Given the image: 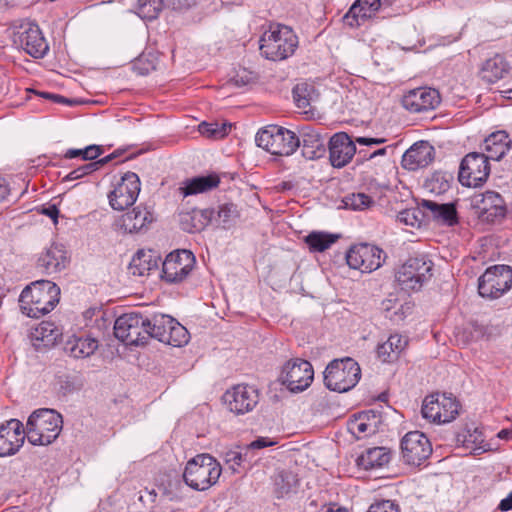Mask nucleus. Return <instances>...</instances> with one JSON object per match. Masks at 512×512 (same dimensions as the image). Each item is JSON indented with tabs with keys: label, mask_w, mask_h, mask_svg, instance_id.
<instances>
[{
	"label": "nucleus",
	"mask_w": 512,
	"mask_h": 512,
	"mask_svg": "<svg viewBox=\"0 0 512 512\" xmlns=\"http://www.w3.org/2000/svg\"><path fill=\"white\" fill-rule=\"evenodd\" d=\"M188 341L189 333L187 329L183 325H181L177 320L174 319L165 344L174 347H181L187 344Z\"/></svg>",
	"instance_id": "a18cd8bd"
},
{
	"label": "nucleus",
	"mask_w": 512,
	"mask_h": 512,
	"mask_svg": "<svg viewBox=\"0 0 512 512\" xmlns=\"http://www.w3.org/2000/svg\"><path fill=\"white\" fill-rule=\"evenodd\" d=\"M380 423V416L374 411H365L358 414L354 420L349 423V430L357 438L374 434Z\"/></svg>",
	"instance_id": "7c9ffc66"
},
{
	"label": "nucleus",
	"mask_w": 512,
	"mask_h": 512,
	"mask_svg": "<svg viewBox=\"0 0 512 512\" xmlns=\"http://www.w3.org/2000/svg\"><path fill=\"white\" fill-rule=\"evenodd\" d=\"M255 141L257 146L279 156H289L300 146V138L293 131L279 126L260 130Z\"/></svg>",
	"instance_id": "423d86ee"
},
{
	"label": "nucleus",
	"mask_w": 512,
	"mask_h": 512,
	"mask_svg": "<svg viewBox=\"0 0 512 512\" xmlns=\"http://www.w3.org/2000/svg\"><path fill=\"white\" fill-rule=\"evenodd\" d=\"M382 5H390L388 0H356L344 15V22L354 28L374 17Z\"/></svg>",
	"instance_id": "aec40b11"
},
{
	"label": "nucleus",
	"mask_w": 512,
	"mask_h": 512,
	"mask_svg": "<svg viewBox=\"0 0 512 512\" xmlns=\"http://www.w3.org/2000/svg\"><path fill=\"white\" fill-rule=\"evenodd\" d=\"M433 450H401V459L410 466H420L432 454Z\"/></svg>",
	"instance_id": "09e8293b"
},
{
	"label": "nucleus",
	"mask_w": 512,
	"mask_h": 512,
	"mask_svg": "<svg viewBox=\"0 0 512 512\" xmlns=\"http://www.w3.org/2000/svg\"><path fill=\"white\" fill-rule=\"evenodd\" d=\"M220 183V178L217 174L212 173L209 175H202L187 179L182 183L179 188L181 194L186 197L199 193L208 192L216 188Z\"/></svg>",
	"instance_id": "c85d7f7f"
},
{
	"label": "nucleus",
	"mask_w": 512,
	"mask_h": 512,
	"mask_svg": "<svg viewBox=\"0 0 512 512\" xmlns=\"http://www.w3.org/2000/svg\"><path fill=\"white\" fill-rule=\"evenodd\" d=\"M197 3V0H170V4L174 10H186Z\"/></svg>",
	"instance_id": "bf43d9fd"
},
{
	"label": "nucleus",
	"mask_w": 512,
	"mask_h": 512,
	"mask_svg": "<svg viewBox=\"0 0 512 512\" xmlns=\"http://www.w3.org/2000/svg\"><path fill=\"white\" fill-rule=\"evenodd\" d=\"M422 416L434 423L445 424L453 421L459 413V404L450 394H432L422 404Z\"/></svg>",
	"instance_id": "9d476101"
},
{
	"label": "nucleus",
	"mask_w": 512,
	"mask_h": 512,
	"mask_svg": "<svg viewBox=\"0 0 512 512\" xmlns=\"http://www.w3.org/2000/svg\"><path fill=\"white\" fill-rule=\"evenodd\" d=\"M385 253L377 246L361 243L352 246L346 253V261L350 268L370 273L381 267Z\"/></svg>",
	"instance_id": "4468645a"
},
{
	"label": "nucleus",
	"mask_w": 512,
	"mask_h": 512,
	"mask_svg": "<svg viewBox=\"0 0 512 512\" xmlns=\"http://www.w3.org/2000/svg\"><path fill=\"white\" fill-rule=\"evenodd\" d=\"M367 512H400L399 507L390 500L372 504Z\"/></svg>",
	"instance_id": "603ef678"
},
{
	"label": "nucleus",
	"mask_w": 512,
	"mask_h": 512,
	"mask_svg": "<svg viewBox=\"0 0 512 512\" xmlns=\"http://www.w3.org/2000/svg\"><path fill=\"white\" fill-rule=\"evenodd\" d=\"M421 206L425 210L426 216L431 217L440 224L453 226L458 222L456 208L451 203L440 204L424 199L421 202Z\"/></svg>",
	"instance_id": "a878e982"
},
{
	"label": "nucleus",
	"mask_w": 512,
	"mask_h": 512,
	"mask_svg": "<svg viewBox=\"0 0 512 512\" xmlns=\"http://www.w3.org/2000/svg\"><path fill=\"white\" fill-rule=\"evenodd\" d=\"M432 266L424 257H411L398 270L396 280L403 290L418 291L430 280Z\"/></svg>",
	"instance_id": "1a4fd4ad"
},
{
	"label": "nucleus",
	"mask_w": 512,
	"mask_h": 512,
	"mask_svg": "<svg viewBox=\"0 0 512 512\" xmlns=\"http://www.w3.org/2000/svg\"><path fill=\"white\" fill-rule=\"evenodd\" d=\"M164 7V0H138L137 14L145 20H154Z\"/></svg>",
	"instance_id": "c03bdc74"
},
{
	"label": "nucleus",
	"mask_w": 512,
	"mask_h": 512,
	"mask_svg": "<svg viewBox=\"0 0 512 512\" xmlns=\"http://www.w3.org/2000/svg\"><path fill=\"white\" fill-rule=\"evenodd\" d=\"M249 82H250V77L247 74H245V75L237 74L234 78H232L230 80L229 83L235 87L240 88V87L246 86L247 84H249Z\"/></svg>",
	"instance_id": "680f3d73"
},
{
	"label": "nucleus",
	"mask_w": 512,
	"mask_h": 512,
	"mask_svg": "<svg viewBox=\"0 0 512 512\" xmlns=\"http://www.w3.org/2000/svg\"><path fill=\"white\" fill-rule=\"evenodd\" d=\"M509 64L504 56L495 54L493 57L487 59L480 70V75L487 83H495L505 77L509 72Z\"/></svg>",
	"instance_id": "2f4dec72"
},
{
	"label": "nucleus",
	"mask_w": 512,
	"mask_h": 512,
	"mask_svg": "<svg viewBox=\"0 0 512 512\" xmlns=\"http://www.w3.org/2000/svg\"><path fill=\"white\" fill-rule=\"evenodd\" d=\"M231 129V124H222L218 123H207L202 122L199 125V132L209 138L220 139L227 135L228 131Z\"/></svg>",
	"instance_id": "de8ad7c7"
},
{
	"label": "nucleus",
	"mask_w": 512,
	"mask_h": 512,
	"mask_svg": "<svg viewBox=\"0 0 512 512\" xmlns=\"http://www.w3.org/2000/svg\"><path fill=\"white\" fill-rule=\"evenodd\" d=\"M397 220L405 225L414 226L417 222V217L414 210H403L397 215Z\"/></svg>",
	"instance_id": "6e6d98bb"
},
{
	"label": "nucleus",
	"mask_w": 512,
	"mask_h": 512,
	"mask_svg": "<svg viewBox=\"0 0 512 512\" xmlns=\"http://www.w3.org/2000/svg\"><path fill=\"white\" fill-rule=\"evenodd\" d=\"M160 258L152 251H138L132 258L128 266L129 274L133 276H145L152 270L158 268Z\"/></svg>",
	"instance_id": "473e14b6"
},
{
	"label": "nucleus",
	"mask_w": 512,
	"mask_h": 512,
	"mask_svg": "<svg viewBox=\"0 0 512 512\" xmlns=\"http://www.w3.org/2000/svg\"><path fill=\"white\" fill-rule=\"evenodd\" d=\"M226 461L230 464L233 471H237V467L242 465L243 456L237 450H228L226 454Z\"/></svg>",
	"instance_id": "864d4df0"
},
{
	"label": "nucleus",
	"mask_w": 512,
	"mask_h": 512,
	"mask_svg": "<svg viewBox=\"0 0 512 512\" xmlns=\"http://www.w3.org/2000/svg\"><path fill=\"white\" fill-rule=\"evenodd\" d=\"M431 446L427 436L421 431H410L404 435L401 440L400 448H425Z\"/></svg>",
	"instance_id": "49530a36"
},
{
	"label": "nucleus",
	"mask_w": 512,
	"mask_h": 512,
	"mask_svg": "<svg viewBox=\"0 0 512 512\" xmlns=\"http://www.w3.org/2000/svg\"><path fill=\"white\" fill-rule=\"evenodd\" d=\"M102 153V148L97 145H89L83 149V160H94Z\"/></svg>",
	"instance_id": "4d7b16f0"
},
{
	"label": "nucleus",
	"mask_w": 512,
	"mask_h": 512,
	"mask_svg": "<svg viewBox=\"0 0 512 512\" xmlns=\"http://www.w3.org/2000/svg\"><path fill=\"white\" fill-rule=\"evenodd\" d=\"M279 442L275 438L269 437H258L256 440L252 441L247 448H268L271 446L278 445Z\"/></svg>",
	"instance_id": "5fc2aeb1"
},
{
	"label": "nucleus",
	"mask_w": 512,
	"mask_h": 512,
	"mask_svg": "<svg viewBox=\"0 0 512 512\" xmlns=\"http://www.w3.org/2000/svg\"><path fill=\"white\" fill-rule=\"evenodd\" d=\"M60 299V288L49 280H38L28 285L20 294L22 312L39 318L52 311Z\"/></svg>",
	"instance_id": "f257e3e1"
},
{
	"label": "nucleus",
	"mask_w": 512,
	"mask_h": 512,
	"mask_svg": "<svg viewBox=\"0 0 512 512\" xmlns=\"http://www.w3.org/2000/svg\"><path fill=\"white\" fill-rule=\"evenodd\" d=\"M223 400L231 412L240 415L255 408L259 401V393L253 386L239 384L227 390Z\"/></svg>",
	"instance_id": "a211bd4d"
},
{
	"label": "nucleus",
	"mask_w": 512,
	"mask_h": 512,
	"mask_svg": "<svg viewBox=\"0 0 512 512\" xmlns=\"http://www.w3.org/2000/svg\"><path fill=\"white\" fill-rule=\"evenodd\" d=\"M58 336V330L50 322L40 323L31 333L33 345L37 348L40 346L48 347L54 345Z\"/></svg>",
	"instance_id": "ea45409f"
},
{
	"label": "nucleus",
	"mask_w": 512,
	"mask_h": 512,
	"mask_svg": "<svg viewBox=\"0 0 512 512\" xmlns=\"http://www.w3.org/2000/svg\"><path fill=\"white\" fill-rule=\"evenodd\" d=\"M440 102L439 92L436 89L425 87L410 90L402 98L403 107L412 113L434 110Z\"/></svg>",
	"instance_id": "6ab92c4d"
},
{
	"label": "nucleus",
	"mask_w": 512,
	"mask_h": 512,
	"mask_svg": "<svg viewBox=\"0 0 512 512\" xmlns=\"http://www.w3.org/2000/svg\"><path fill=\"white\" fill-rule=\"evenodd\" d=\"M68 262L66 251L58 245L50 246L38 259V265L48 273L61 271Z\"/></svg>",
	"instance_id": "c756f323"
},
{
	"label": "nucleus",
	"mask_w": 512,
	"mask_h": 512,
	"mask_svg": "<svg viewBox=\"0 0 512 512\" xmlns=\"http://www.w3.org/2000/svg\"><path fill=\"white\" fill-rule=\"evenodd\" d=\"M296 106L306 111L315 98V91L312 85L307 83L297 84L292 91Z\"/></svg>",
	"instance_id": "79ce46f5"
},
{
	"label": "nucleus",
	"mask_w": 512,
	"mask_h": 512,
	"mask_svg": "<svg viewBox=\"0 0 512 512\" xmlns=\"http://www.w3.org/2000/svg\"><path fill=\"white\" fill-rule=\"evenodd\" d=\"M39 95L43 98L52 100L55 103H61V104H71L72 103L71 100H69L63 96L57 95V94L42 92Z\"/></svg>",
	"instance_id": "052dcab7"
},
{
	"label": "nucleus",
	"mask_w": 512,
	"mask_h": 512,
	"mask_svg": "<svg viewBox=\"0 0 512 512\" xmlns=\"http://www.w3.org/2000/svg\"><path fill=\"white\" fill-rule=\"evenodd\" d=\"M173 320L174 318L169 315H155L151 320L147 319L148 339L155 338L166 343Z\"/></svg>",
	"instance_id": "e433bc0d"
},
{
	"label": "nucleus",
	"mask_w": 512,
	"mask_h": 512,
	"mask_svg": "<svg viewBox=\"0 0 512 512\" xmlns=\"http://www.w3.org/2000/svg\"><path fill=\"white\" fill-rule=\"evenodd\" d=\"M391 460L390 450H364L356 458L357 466L364 469H377L387 465Z\"/></svg>",
	"instance_id": "c9c22d12"
},
{
	"label": "nucleus",
	"mask_w": 512,
	"mask_h": 512,
	"mask_svg": "<svg viewBox=\"0 0 512 512\" xmlns=\"http://www.w3.org/2000/svg\"><path fill=\"white\" fill-rule=\"evenodd\" d=\"M41 214L48 216L54 222V224L58 223L59 209L55 204H49L48 206H43L39 210Z\"/></svg>",
	"instance_id": "13d9d810"
},
{
	"label": "nucleus",
	"mask_w": 512,
	"mask_h": 512,
	"mask_svg": "<svg viewBox=\"0 0 512 512\" xmlns=\"http://www.w3.org/2000/svg\"><path fill=\"white\" fill-rule=\"evenodd\" d=\"M64 156L67 159H72L76 157H81L83 159V149H68Z\"/></svg>",
	"instance_id": "69168bd1"
},
{
	"label": "nucleus",
	"mask_w": 512,
	"mask_h": 512,
	"mask_svg": "<svg viewBox=\"0 0 512 512\" xmlns=\"http://www.w3.org/2000/svg\"><path fill=\"white\" fill-rule=\"evenodd\" d=\"M500 511L512 510V492L504 499H502L498 505Z\"/></svg>",
	"instance_id": "e2e57ef3"
},
{
	"label": "nucleus",
	"mask_w": 512,
	"mask_h": 512,
	"mask_svg": "<svg viewBox=\"0 0 512 512\" xmlns=\"http://www.w3.org/2000/svg\"><path fill=\"white\" fill-rule=\"evenodd\" d=\"M97 170V163L90 162L86 163L84 165L79 166L78 168L72 170L70 173H68L64 180L66 181H73L80 179L86 175L91 174L92 172Z\"/></svg>",
	"instance_id": "8fccbe9b"
},
{
	"label": "nucleus",
	"mask_w": 512,
	"mask_h": 512,
	"mask_svg": "<svg viewBox=\"0 0 512 512\" xmlns=\"http://www.w3.org/2000/svg\"><path fill=\"white\" fill-rule=\"evenodd\" d=\"M147 319L136 313L118 317L114 324V335L126 345H144L147 343Z\"/></svg>",
	"instance_id": "f8f14e48"
},
{
	"label": "nucleus",
	"mask_w": 512,
	"mask_h": 512,
	"mask_svg": "<svg viewBox=\"0 0 512 512\" xmlns=\"http://www.w3.org/2000/svg\"><path fill=\"white\" fill-rule=\"evenodd\" d=\"M217 216L223 224H228L238 217V211L236 206L232 203L223 204L219 206Z\"/></svg>",
	"instance_id": "3c124183"
},
{
	"label": "nucleus",
	"mask_w": 512,
	"mask_h": 512,
	"mask_svg": "<svg viewBox=\"0 0 512 512\" xmlns=\"http://www.w3.org/2000/svg\"><path fill=\"white\" fill-rule=\"evenodd\" d=\"M298 46V38L285 25L271 26L260 38L261 54L269 60L280 61L292 56Z\"/></svg>",
	"instance_id": "20e7f679"
},
{
	"label": "nucleus",
	"mask_w": 512,
	"mask_h": 512,
	"mask_svg": "<svg viewBox=\"0 0 512 512\" xmlns=\"http://www.w3.org/2000/svg\"><path fill=\"white\" fill-rule=\"evenodd\" d=\"M214 211L211 209H192L179 213V224L188 233L202 231L212 220Z\"/></svg>",
	"instance_id": "393cba45"
},
{
	"label": "nucleus",
	"mask_w": 512,
	"mask_h": 512,
	"mask_svg": "<svg viewBox=\"0 0 512 512\" xmlns=\"http://www.w3.org/2000/svg\"><path fill=\"white\" fill-rule=\"evenodd\" d=\"M13 43L33 58H42L49 50L39 26L32 22H22L14 28Z\"/></svg>",
	"instance_id": "9b49d317"
},
{
	"label": "nucleus",
	"mask_w": 512,
	"mask_h": 512,
	"mask_svg": "<svg viewBox=\"0 0 512 512\" xmlns=\"http://www.w3.org/2000/svg\"><path fill=\"white\" fill-rule=\"evenodd\" d=\"M456 440L463 448H484L487 445L483 430L473 425L458 432Z\"/></svg>",
	"instance_id": "4c0bfd02"
},
{
	"label": "nucleus",
	"mask_w": 512,
	"mask_h": 512,
	"mask_svg": "<svg viewBox=\"0 0 512 512\" xmlns=\"http://www.w3.org/2000/svg\"><path fill=\"white\" fill-rule=\"evenodd\" d=\"M512 287V269L495 265L486 269L478 280V292L483 298L497 299Z\"/></svg>",
	"instance_id": "6e6552de"
},
{
	"label": "nucleus",
	"mask_w": 512,
	"mask_h": 512,
	"mask_svg": "<svg viewBox=\"0 0 512 512\" xmlns=\"http://www.w3.org/2000/svg\"><path fill=\"white\" fill-rule=\"evenodd\" d=\"M486 157L492 160H500L511 147V140L505 131L492 133L484 141Z\"/></svg>",
	"instance_id": "72a5a7b5"
},
{
	"label": "nucleus",
	"mask_w": 512,
	"mask_h": 512,
	"mask_svg": "<svg viewBox=\"0 0 512 512\" xmlns=\"http://www.w3.org/2000/svg\"><path fill=\"white\" fill-rule=\"evenodd\" d=\"M489 174L488 157L483 153L472 152L462 159L458 179L463 186L478 187L486 182Z\"/></svg>",
	"instance_id": "ddd939ff"
},
{
	"label": "nucleus",
	"mask_w": 512,
	"mask_h": 512,
	"mask_svg": "<svg viewBox=\"0 0 512 512\" xmlns=\"http://www.w3.org/2000/svg\"><path fill=\"white\" fill-rule=\"evenodd\" d=\"M407 344L406 337L400 334H393L387 341L377 346V355L383 362H393L398 359Z\"/></svg>",
	"instance_id": "f704fd0d"
},
{
	"label": "nucleus",
	"mask_w": 512,
	"mask_h": 512,
	"mask_svg": "<svg viewBox=\"0 0 512 512\" xmlns=\"http://www.w3.org/2000/svg\"><path fill=\"white\" fill-rule=\"evenodd\" d=\"M27 439L26 426L15 418L0 424V448H21Z\"/></svg>",
	"instance_id": "5701e85b"
},
{
	"label": "nucleus",
	"mask_w": 512,
	"mask_h": 512,
	"mask_svg": "<svg viewBox=\"0 0 512 512\" xmlns=\"http://www.w3.org/2000/svg\"><path fill=\"white\" fill-rule=\"evenodd\" d=\"M339 236L322 231H313L305 237V242L313 252H323L338 240Z\"/></svg>",
	"instance_id": "a19ab883"
},
{
	"label": "nucleus",
	"mask_w": 512,
	"mask_h": 512,
	"mask_svg": "<svg viewBox=\"0 0 512 512\" xmlns=\"http://www.w3.org/2000/svg\"><path fill=\"white\" fill-rule=\"evenodd\" d=\"M195 263V256L189 250L171 252L162 263V278L168 283H180L190 275Z\"/></svg>",
	"instance_id": "2eb2a0df"
},
{
	"label": "nucleus",
	"mask_w": 512,
	"mask_h": 512,
	"mask_svg": "<svg viewBox=\"0 0 512 512\" xmlns=\"http://www.w3.org/2000/svg\"><path fill=\"white\" fill-rule=\"evenodd\" d=\"M322 512H348L346 508L340 507L337 504H329L323 508Z\"/></svg>",
	"instance_id": "338daca9"
},
{
	"label": "nucleus",
	"mask_w": 512,
	"mask_h": 512,
	"mask_svg": "<svg viewBox=\"0 0 512 512\" xmlns=\"http://www.w3.org/2000/svg\"><path fill=\"white\" fill-rule=\"evenodd\" d=\"M153 221V213L147 207L138 205L121 216L120 225L126 232L135 233L146 228Z\"/></svg>",
	"instance_id": "bb28decb"
},
{
	"label": "nucleus",
	"mask_w": 512,
	"mask_h": 512,
	"mask_svg": "<svg viewBox=\"0 0 512 512\" xmlns=\"http://www.w3.org/2000/svg\"><path fill=\"white\" fill-rule=\"evenodd\" d=\"M496 437L499 439H505V440L511 439L512 438V430L502 429L500 432L497 433Z\"/></svg>",
	"instance_id": "774afa93"
},
{
	"label": "nucleus",
	"mask_w": 512,
	"mask_h": 512,
	"mask_svg": "<svg viewBox=\"0 0 512 512\" xmlns=\"http://www.w3.org/2000/svg\"><path fill=\"white\" fill-rule=\"evenodd\" d=\"M302 139V155L313 160L320 158L325 152L324 140L321 135L311 127H303L300 131Z\"/></svg>",
	"instance_id": "cd10ccee"
},
{
	"label": "nucleus",
	"mask_w": 512,
	"mask_h": 512,
	"mask_svg": "<svg viewBox=\"0 0 512 512\" xmlns=\"http://www.w3.org/2000/svg\"><path fill=\"white\" fill-rule=\"evenodd\" d=\"M314 376L313 367L307 360L295 359L288 361L282 370L281 381L293 393L307 389Z\"/></svg>",
	"instance_id": "dca6fc26"
},
{
	"label": "nucleus",
	"mask_w": 512,
	"mask_h": 512,
	"mask_svg": "<svg viewBox=\"0 0 512 512\" xmlns=\"http://www.w3.org/2000/svg\"><path fill=\"white\" fill-rule=\"evenodd\" d=\"M98 348V342L93 338H75L66 343L65 350L74 358H86Z\"/></svg>",
	"instance_id": "58836bf2"
},
{
	"label": "nucleus",
	"mask_w": 512,
	"mask_h": 512,
	"mask_svg": "<svg viewBox=\"0 0 512 512\" xmlns=\"http://www.w3.org/2000/svg\"><path fill=\"white\" fill-rule=\"evenodd\" d=\"M435 150L428 141L414 143L402 156V167L415 171L428 166L434 160Z\"/></svg>",
	"instance_id": "412c9836"
},
{
	"label": "nucleus",
	"mask_w": 512,
	"mask_h": 512,
	"mask_svg": "<svg viewBox=\"0 0 512 512\" xmlns=\"http://www.w3.org/2000/svg\"><path fill=\"white\" fill-rule=\"evenodd\" d=\"M62 427V416L57 411L37 409L26 422L27 440L33 446H48L58 438Z\"/></svg>",
	"instance_id": "f03ea898"
},
{
	"label": "nucleus",
	"mask_w": 512,
	"mask_h": 512,
	"mask_svg": "<svg viewBox=\"0 0 512 512\" xmlns=\"http://www.w3.org/2000/svg\"><path fill=\"white\" fill-rule=\"evenodd\" d=\"M384 138L357 137L355 141L345 132L334 134L329 141V160L334 168L346 166L356 153L355 143L360 145L382 144Z\"/></svg>",
	"instance_id": "0eeeda50"
},
{
	"label": "nucleus",
	"mask_w": 512,
	"mask_h": 512,
	"mask_svg": "<svg viewBox=\"0 0 512 512\" xmlns=\"http://www.w3.org/2000/svg\"><path fill=\"white\" fill-rule=\"evenodd\" d=\"M140 192V179L134 172H127L109 193V204L114 210H124L133 205Z\"/></svg>",
	"instance_id": "f3484780"
},
{
	"label": "nucleus",
	"mask_w": 512,
	"mask_h": 512,
	"mask_svg": "<svg viewBox=\"0 0 512 512\" xmlns=\"http://www.w3.org/2000/svg\"><path fill=\"white\" fill-rule=\"evenodd\" d=\"M344 207L354 211H363L369 209L375 204V201L369 195L359 192L351 193L342 200Z\"/></svg>",
	"instance_id": "37998d69"
},
{
	"label": "nucleus",
	"mask_w": 512,
	"mask_h": 512,
	"mask_svg": "<svg viewBox=\"0 0 512 512\" xmlns=\"http://www.w3.org/2000/svg\"><path fill=\"white\" fill-rule=\"evenodd\" d=\"M10 189L4 179L0 178V203L8 197Z\"/></svg>",
	"instance_id": "0e129e2a"
},
{
	"label": "nucleus",
	"mask_w": 512,
	"mask_h": 512,
	"mask_svg": "<svg viewBox=\"0 0 512 512\" xmlns=\"http://www.w3.org/2000/svg\"><path fill=\"white\" fill-rule=\"evenodd\" d=\"M361 369L352 358L335 359L324 371V384L332 391L347 392L359 382Z\"/></svg>",
	"instance_id": "39448f33"
},
{
	"label": "nucleus",
	"mask_w": 512,
	"mask_h": 512,
	"mask_svg": "<svg viewBox=\"0 0 512 512\" xmlns=\"http://www.w3.org/2000/svg\"><path fill=\"white\" fill-rule=\"evenodd\" d=\"M221 473L222 467L214 457L199 454L186 463L183 480L195 491H206L218 482Z\"/></svg>",
	"instance_id": "7ed1b4c3"
},
{
	"label": "nucleus",
	"mask_w": 512,
	"mask_h": 512,
	"mask_svg": "<svg viewBox=\"0 0 512 512\" xmlns=\"http://www.w3.org/2000/svg\"><path fill=\"white\" fill-rule=\"evenodd\" d=\"M272 480V493L277 499L290 498L299 488L298 475L290 470L278 468L275 470Z\"/></svg>",
	"instance_id": "4be33fe9"
},
{
	"label": "nucleus",
	"mask_w": 512,
	"mask_h": 512,
	"mask_svg": "<svg viewBox=\"0 0 512 512\" xmlns=\"http://www.w3.org/2000/svg\"><path fill=\"white\" fill-rule=\"evenodd\" d=\"M478 208L481 217L489 222L500 220L506 214V205L502 196L494 191H486L482 194Z\"/></svg>",
	"instance_id": "b1692460"
}]
</instances>
